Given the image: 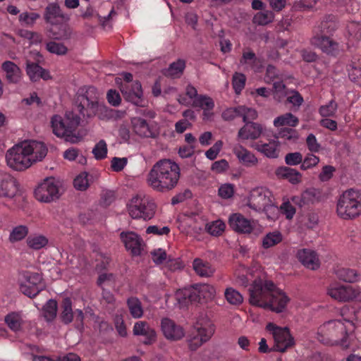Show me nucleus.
I'll list each match as a JSON object with an SVG mask.
<instances>
[{
    "label": "nucleus",
    "instance_id": "obj_4",
    "mask_svg": "<svg viewBox=\"0 0 361 361\" xmlns=\"http://www.w3.org/2000/svg\"><path fill=\"white\" fill-rule=\"evenodd\" d=\"M337 27L334 16H326L314 29V35L311 39L312 44L329 55L334 56L338 55L343 50L342 46L328 36L331 35Z\"/></svg>",
    "mask_w": 361,
    "mask_h": 361
},
{
    "label": "nucleus",
    "instance_id": "obj_22",
    "mask_svg": "<svg viewBox=\"0 0 361 361\" xmlns=\"http://www.w3.org/2000/svg\"><path fill=\"white\" fill-rule=\"evenodd\" d=\"M44 19L46 23L56 25L60 22L69 20L67 14L64 13L57 2L48 4L44 12Z\"/></svg>",
    "mask_w": 361,
    "mask_h": 361
},
{
    "label": "nucleus",
    "instance_id": "obj_9",
    "mask_svg": "<svg viewBox=\"0 0 361 361\" xmlns=\"http://www.w3.org/2000/svg\"><path fill=\"white\" fill-rule=\"evenodd\" d=\"M128 209L132 218L148 221L154 217L157 205L149 197L137 195L131 199L128 204Z\"/></svg>",
    "mask_w": 361,
    "mask_h": 361
},
{
    "label": "nucleus",
    "instance_id": "obj_56",
    "mask_svg": "<svg viewBox=\"0 0 361 361\" xmlns=\"http://www.w3.org/2000/svg\"><path fill=\"white\" fill-rule=\"evenodd\" d=\"M92 153L97 159H103L107 154V145L104 140L97 142L92 149Z\"/></svg>",
    "mask_w": 361,
    "mask_h": 361
},
{
    "label": "nucleus",
    "instance_id": "obj_48",
    "mask_svg": "<svg viewBox=\"0 0 361 361\" xmlns=\"http://www.w3.org/2000/svg\"><path fill=\"white\" fill-rule=\"evenodd\" d=\"M246 82V77L243 73L235 72L233 75L232 85L237 94H240L244 89Z\"/></svg>",
    "mask_w": 361,
    "mask_h": 361
},
{
    "label": "nucleus",
    "instance_id": "obj_20",
    "mask_svg": "<svg viewBox=\"0 0 361 361\" xmlns=\"http://www.w3.org/2000/svg\"><path fill=\"white\" fill-rule=\"evenodd\" d=\"M133 333L135 336L144 337V345H150L157 341V334L154 328L145 321H138L134 324Z\"/></svg>",
    "mask_w": 361,
    "mask_h": 361
},
{
    "label": "nucleus",
    "instance_id": "obj_50",
    "mask_svg": "<svg viewBox=\"0 0 361 361\" xmlns=\"http://www.w3.org/2000/svg\"><path fill=\"white\" fill-rule=\"evenodd\" d=\"M259 60L256 54L251 50L248 49L244 51L242 54V57L240 59V63L242 65H247L251 68H254Z\"/></svg>",
    "mask_w": 361,
    "mask_h": 361
},
{
    "label": "nucleus",
    "instance_id": "obj_62",
    "mask_svg": "<svg viewBox=\"0 0 361 361\" xmlns=\"http://www.w3.org/2000/svg\"><path fill=\"white\" fill-rule=\"evenodd\" d=\"M319 161V158L312 154H308L305 159L302 158V161L300 165V169L303 171L307 170L315 166Z\"/></svg>",
    "mask_w": 361,
    "mask_h": 361
},
{
    "label": "nucleus",
    "instance_id": "obj_28",
    "mask_svg": "<svg viewBox=\"0 0 361 361\" xmlns=\"http://www.w3.org/2000/svg\"><path fill=\"white\" fill-rule=\"evenodd\" d=\"M233 153L238 159L240 163L246 167H251L257 165V158L251 152L242 145H236L233 147Z\"/></svg>",
    "mask_w": 361,
    "mask_h": 361
},
{
    "label": "nucleus",
    "instance_id": "obj_44",
    "mask_svg": "<svg viewBox=\"0 0 361 361\" xmlns=\"http://www.w3.org/2000/svg\"><path fill=\"white\" fill-rule=\"evenodd\" d=\"M39 18L37 13L25 11L20 13L18 20L22 26L32 27Z\"/></svg>",
    "mask_w": 361,
    "mask_h": 361
},
{
    "label": "nucleus",
    "instance_id": "obj_12",
    "mask_svg": "<svg viewBox=\"0 0 361 361\" xmlns=\"http://www.w3.org/2000/svg\"><path fill=\"white\" fill-rule=\"evenodd\" d=\"M361 293L359 286H352L334 283L329 285L327 294L339 302H350L358 298Z\"/></svg>",
    "mask_w": 361,
    "mask_h": 361
},
{
    "label": "nucleus",
    "instance_id": "obj_31",
    "mask_svg": "<svg viewBox=\"0 0 361 361\" xmlns=\"http://www.w3.org/2000/svg\"><path fill=\"white\" fill-rule=\"evenodd\" d=\"M132 125L134 132L140 137H154V133L152 131L146 120L141 118H133Z\"/></svg>",
    "mask_w": 361,
    "mask_h": 361
},
{
    "label": "nucleus",
    "instance_id": "obj_61",
    "mask_svg": "<svg viewBox=\"0 0 361 361\" xmlns=\"http://www.w3.org/2000/svg\"><path fill=\"white\" fill-rule=\"evenodd\" d=\"M47 49L52 54H56L58 55H63L66 54L68 49L66 46H64L61 43H57L53 41H50L47 43Z\"/></svg>",
    "mask_w": 361,
    "mask_h": 361
},
{
    "label": "nucleus",
    "instance_id": "obj_25",
    "mask_svg": "<svg viewBox=\"0 0 361 361\" xmlns=\"http://www.w3.org/2000/svg\"><path fill=\"white\" fill-rule=\"evenodd\" d=\"M256 150L262 153L269 158H277L279 154V142L277 140H273L268 143L258 141L252 145Z\"/></svg>",
    "mask_w": 361,
    "mask_h": 361
},
{
    "label": "nucleus",
    "instance_id": "obj_1",
    "mask_svg": "<svg viewBox=\"0 0 361 361\" xmlns=\"http://www.w3.org/2000/svg\"><path fill=\"white\" fill-rule=\"evenodd\" d=\"M248 293L250 305L276 313L283 312L290 301L285 292L269 280L255 279L249 287Z\"/></svg>",
    "mask_w": 361,
    "mask_h": 361
},
{
    "label": "nucleus",
    "instance_id": "obj_18",
    "mask_svg": "<svg viewBox=\"0 0 361 361\" xmlns=\"http://www.w3.org/2000/svg\"><path fill=\"white\" fill-rule=\"evenodd\" d=\"M160 327L164 338L169 341H178L185 336V330L183 326L170 318H162Z\"/></svg>",
    "mask_w": 361,
    "mask_h": 361
},
{
    "label": "nucleus",
    "instance_id": "obj_14",
    "mask_svg": "<svg viewBox=\"0 0 361 361\" xmlns=\"http://www.w3.org/2000/svg\"><path fill=\"white\" fill-rule=\"evenodd\" d=\"M60 319L64 324H68L75 318V326L77 329L82 331L84 328L85 315L82 310L76 309L73 311L72 301L69 298L63 299L61 304Z\"/></svg>",
    "mask_w": 361,
    "mask_h": 361
},
{
    "label": "nucleus",
    "instance_id": "obj_55",
    "mask_svg": "<svg viewBox=\"0 0 361 361\" xmlns=\"http://www.w3.org/2000/svg\"><path fill=\"white\" fill-rule=\"evenodd\" d=\"M274 15L271 11L259 12L255 15L253 23L260 25H265L273 20Z\"/></svg>",
    "mask_w": 361,
    "mask_h": 361
},
{
    "label": "nucleus",
    "instance_id": "obj_3",
    "mask_svg": "<svg viewBox=\"0 0 361 361\" xmlns=\"http://www.w3.org/2000/svg\"><path fill=\"white\" fill-rule=\"evenodd\" d=\"M179 166L171 159L157 161L150 170L148 184L155 190L166 192L173 189L180 178Z\"/></svg>",
    "mask_w": 361,
    "mask_h": 361
},
{
    "label": "nucleus",
    "instance_id": "obj_15",
    "mask_svg": "<svg viewBox=\"0 0 361 361\" xmlns=\"http://www.w3.org/2000/svg\"><path fill=\"white\" fill-rule=\"evenodd\" d=\"M58 183L54 178H47L35 190V196L40 202H50L59 197Z\"/></svg>",
    "mask_w": 361,
    "mask_h": 361
},
{
    "label": "nucleus",
    "instance_id": "obj_35",
    "mask_svg": "<svg viewBox=\"0 0 361 361\" xmlns=\"http://www.w3.org/2000/svg\"><path fill=\"white\" fill-rule=\"evenodd\" d=\"M336 276L347 283H355L360 280V275L353 269L350 268H338L336 271Z\"/></svg>",
    "mask_w": 361,
    "mask_h": 361
},
{
    "label": "nucleus",
    "instance_id": "obj_47",
    "mask_svg": "<svg viewBox=\"0 0 361 361\" xmlns=\"http://www.w3.org/2000/svg\"><path fill=\"white\" fill-rule=\"evenodd\" d=\"M282 241V235L279 231H274L267 233L262 240L264 248H269Z\"/></svg>",
    "mask_w": 361,
    "mask_h": 361
},
{
    "label": "nucleus",
    "instance_id": "obj_37",
    "mask_svg": "<svg viewBox=\"0 0 361 361\" xmlns=\"http://www.w3.org/2000/svg\"><path fill=\"white\" fill-rule=\"evenodd\" d=\"M185 68V61L183 59H178L170 64L169 67L164 71V74L167 77L173 78H180Z\"/></svg>",
    "mask_w": 361,
    "mask_h": 361
},
{
    "label": "nucleus",
    "instance_id": "obj_17",
    "mask_svg": "<svg viewBox=\"0 0 361 361\" xmlns=\"http://www.w3.org/2000/svg\"><path fill=\"white\" fill-rule=\"evenodd\" d=\"M194 329L196 335L188 341L189 348L191 350H196L202 343L209 341L215 331L214 324L210 322L204 324L197 323Z\"/></svg>",
    "mask_w": 361,
    "mask_h": 361
},
{
    "label": "nucleus",
    "instance_id": "obj_23",
    "mask_svg": "<svg viewBox=\"0 0 361 361\" xmlns=\"http://www.w3.org/2000/svg\"><path fill=\"white\" fill-rule=\"evenodd\" d=\"M121 239L126 250L130 251L135 256L140 255L143 247L142 239L134 232H122Z\"/></svg>",
    "mask_w": 361,
    "mask_h": 361
},
{
    "label": "nucleus",
    "instance_id": "obj_33",
    "mask_svg": "<svg viewBox=\"0 0 361 361\" xmlns=\"http://www.w3.org/2000/svg\"><path fill=\"white\" fill-rule=\"evenodd\" d=\"M192 268L195 272L201 277H209L214 272V269L211 264L200 258H195L193 260Z\"/></svg>",
    "mask_w": 361,
    "mask_h": 361
},
{
    "label": "nucleus",
    "instance_id": "obj_30",
    "mask_svg": "<svg viewBox=\"0 0 361 361\" xmlns=\"http://www.w3.org/2000/svg\"><path fill=\"white\" fill-rule=\"evenodd\" d=\"M26 72L32 81H37L40 78L48 80L50 78L47 71L34 62H27Z\"/></svg>",
    "mask_w": 361,
    "mask_h": 361
},
{
    "label": "nucleus",
    "instance_id": "obj_51",
    "mask_svg": "<svg viewBox=\"0 0 361 361\" xmlns=\"http://www.w3.org/2000/svg\"><path fill=\"white\" fill-rule=\"evenodd\" d=\"M44 315L47 321H52L56 316L57 302L55 300H49L44 306Z\"/></svg>",
    "mask_w": 361,
    "mask_h": 361
},
{
    "label": "nucleus",
    "instance_id": "obj_5",
    "mask_svg": "<svg viewBox=\"0 0 361 361\" xmlns=\"http://www.w3.org/2000/svg\"><path fill=\"white\" fill-rule=\"evenodd\" d=\"M75 104L83 116L92 117L99 114L100 118H110L114 111L98 102L97 90L92 86L80 88L77 94Z\"/></svg>",
    "mask_w": 361,
    "mask_h": 361
},
{
    "label": "nucleus",
    "instance_id": "obj_39",
    "mask_svg": "<svg viewBox=\"0 0 361 361\" xmlns=\"http://www.w3.org/2000/svg\"><path fill=\"white\" fill-rule=\"evenodd\" d=\"M359 56L353 57L350 68H348V77L350 80L356 85L361 86V68L357 67L355 61H360Z\"/></svg>",
    "mask_w": 361,
    "mask_h": 361
},
{
    "label": "nucleus",
    "instance_id": "obj_58",
    "mask_svg": "<svg viewBox=\"0 0 361 361\" xmlns=\"http://www.w3.org/2000/svg\"><path fill=\"white\" fill-rule=\"evenodd\" d=\"M287 99L286 101L293 104V106L299 107L303 103L304 99L299 92L296 90H290L286 92Z\"/></svg>",
    "mask_w": 361,
    "mask_h": 361
},
{
    "label": "nucleus",
    "instance_id": "obj_32",
    "mask_svg": "<svg viewBox=\"0 0 361 361\" xmlns=\"http://www.w3.org/2000/svg\"><path fill=\"white\" fill-rule=\"evenodd\" d=\"M191 287L184 288L177 290L175 293V298L178 302L180 307L187 306L190 302H195L197 296L193 293Z\"/></svg>",
    "mask_w": 361,
    "mask_h": 361
},
{
    "label": "nucleus",
    "instance_id": "obj_46",
    "mask_svg": "<svg viewBox=\"0 0 361 361\" xmlns=\"http://www.w3.org/2000/svg\"><path fill=\"white\" fill-rule=\"evenodd\" d=\"M28 232L27 226L24 225L17 226L12 229L9 235V240L11 243L20 241L27 236Z\"/></svg>",
    "mask_w": 361,
    "mask_h": 361
},
{
    "label": "nucleus",
    "instance_id": "obj_13",
    "mask_svg": "<svg viewBox=\"0 0 361 361\" xmlns=\"http://www.w3.org/2000/svg\"><path fill=\"white\" fill-rule=\"evenodd\" d=\"M273 204L271 192L266 188L259 187L253 189L250 194L247 205L256 211H265Z\"/></svg>",
    "mask_w": 361,
    "mask_h": 361
},
{
    "label": "nucleus",
    "instance_id": "obj_54",
    "mask_svg": "<svg viewBox=\"0 0 361 361\" xmlns=\"http://www.w3.org/2000/svg\"><path fill=\"white\" fill-rule=\"evenodd\" d=\"M226 228L225 224L221 221H215L206 226L207 231L214 236H219L224 231Z\"/></svg>",
    "mask_w": 361,
    "mask_h": 361
},
{
    "label": "nucleus",
    "instance_id": "obj_59",
    "mask_svg": "<svg viewBox=\"0 0 361 361\" xmlns=\"http://www.w3.org/2000/svg\"><path fill=\"white\" fill-rule=\"evenodd\" d=\"M239 111L240 112V117L243 118V122L245 123L251 122L250 121L254 120L257 117V113L254 109L248 108L245 106H240Z\"/></svg>",
    "mask_w": 361,
    "mask_h": 361
},
{
    "label": "nucleus",
    "instance_id": "obj_64",
    "mask_svg": "<svg viewBox=\"0 0 361 361\" xmlns=\"http://www.w3.org/2000/svg\"><path fill=\"white\" fill-rule=\"evenodd\" d=\"M302 161V154L300 152H290L285 157V162L288 166H295Z\"/></svg>",
    "mask_w": 361,
    "mask_h": 361
},
{
    "label": "nucleus",
    "instance_id": "obj_19",
    "mask_svg": "<svg viewBox=\"0 0 361 361\" xmlns=\"http://www.w3.org/2000/svg\"><path fill=\"white\" fill-rule=\"evenodd\" d=\"M228 224L235 232L244 234L251 233L255 228L254 221L245 218L240 213L230 215Z\"/></svg>",
    "mask_w": 361,
    "mask_h": 361
},
{
    "label": "nucleus",
    "instance_id": "obj_24",
    "mask_svg": "<svg viewBox=\"0 0 361 361\" xmlns=\"http://www.w3.org/2000/svg\"><path fill=\"white\" fill-rule=\"evenodd\" d=\"M298 260L307 268L312 270L317 269L320 266V262L317 253L311 250L302 249L298 251Z\"/></svg>",
    "mask_w": 361,
    "mask_h": 361
},
{
    "label": "nucleus",
    "instance_id": "obj_16",
    "mask_svg": "<svg viewBox=\"0 0 361 361\" xmlns=\"http://www.w3.org/2000/svg\"><path fill=\"white\" fill-rule=\"evenodd\" d=\"M120 90L127 102L138 106H145L146 105L142 85L138 80H135L134 82L131 83H121Z\"/></svg>",
    "mask_w": 361,
    "mask_h": 361
},
{
    "label": "nucleus",
    "instance_id": "obj_40",
    "mask_svg": "<svg viewBox=\"0 0 361 361\" xmlns=\"http://www.w3.org/2000/svg\"><path fill=\"white\" fill-rule=\"evenodd\" d=\"M127 305L130 313V315L133 318L138 319L142 317L143 309L142 307V303L137 298H129L127 300Z\"/></svg>",
    "mask_w": 361,
    "mask_h": 361
},
{
    "label": "nucleus",
    "instance_id": "obj_10",
    "mask_svg": "<svg viewBox=\"0 0 361 361\" xmlns=\"http://www.w3.org/2000/svg\"><path fill=\"white\" fill-rule=\"evenodd\" d=\"M20 290L25 295L34 298L46 288V283L42 275L37 272L27 271L22 274Z\"/></svg>",
    "mask_w": 361,
    "mask_h": 361
},
{
    "label": "nucleus",
    "instance_id": "obj_42",
    "mask_svg": "<svg viewBox=\"0 0 361 361\" xmlns=\"http://www.w3.org/2000/svg\"><path fill=\"white\" fill-rule=\"evenodd\" d=\"M192 106L200 108L202 110H213L215 104L212 97L204 94H200L193 101Z\"/></svg>",
    "mask_w": 361,
    "mask_h": 361
},
{
    "label": "nucleus",
    "instance_id": "obj_41",
    "mask_svg": "<svg viewBox=\"0 0 361 361\" xmlns=\"http://www.w3.org/2000/svg\"><path fill=\"white\" fill-rule=\"evenodd\" d=\"M48 243V239L42 235H30L27 238V246L33 250L44 247Z\"/></svg>",
    "mask_w": 361,
    "mask_h": 361
},
{
    "label": "nucleus",
    "instance_id": "obj_8",
    "mask_svg": "<svg viewBox=\"0 0 361 361\" xmlns=\"http://www.w3.org/2000/svg\"><path fill=\"white\" fill-rule=\"evenodd\" d=\"M337 214L343 219H352L361 214V190L350 188L344 191L337 203Z\"/></svg>",
    "mask_w": 361,
    "mask_h": 361
},
{
    "label": "nucleus",
    "instance_id": "obj_43",
    "mask_svg": "<svg viewBox=\"0 0 361 361\" xmlns=\"http://www.w3.org/2000/svg\"><path fill=\"white\" fill-rule=\"evenodd\" d=\"M5 322L8 326L15 332L21 330L23 319L21 316L18 313L12 312L6 315Z\"/></svg>",
    "mask_w": 361,
    "mask_h": 361
},
{
    "label": "nucleus",
    "instance_id": "obj_7",
    "mask_svg": "<svg viewBox=\"0 0 361 361\" xmlns=\"http://www.w3.org/2000/svg\"><path fill=\"white\" fill-rule=\"evenodd\" d=\"M80 118L73 111H66L65 118L54 115L51 119L53 133L59 137H64L68 142L75 143L79 141L75 131L80 124Z\"/></svg>",
    "mask_w": 361,
    "mask_h": 361
},
{
    "label": "nucleus",
    "instance_id": "obj_49",
    "mask_svg": "<svg viewBox=\"0 0 361 361\" xmlns=\"http://www.w3.org/2000/svg\"><path fill=\"white\" fill-rule=\"evenodd\" d=\"M347 27L349 34V41L353 44L355 42H359L361 39V25L351 22L348 25Z\"/></svg>",
    "mask_w": 361,
    "mask_h": 361
},
{
    "label": "nucleus",
    "instance_id": "obj_6",
    "mask_svg": "<svg viewBox=\"0 0 361 361\" xmlns=\"http://www.w3.org/2000/svg\"><path fill=\"white\" fill-rule=\"evenodd\" d=\"M352 334L341 319H332L319 326L318 339L326 345H340L343 348H348L350 344Z\"/></svg>",
    "mask_w": 361,
    "mask_h": 361
},
{
    "label": "nucleus",
    "instance_id": "obj_2",
    "mask_svg": "<svg viewBox=\"0 0 361 361\" xmlns=\"http://www.w3.org/2000/svg\"><path fill=\"white\" fill-rule=\"evenodd\" d=\"M48 152L46 145L33 140H25L10 148L6 154L8 166L23 171L37 161H41Z\"/></svg>",
    "mask_w": 361,
    "mask_h": 361
},
{
    "label": "nucleus",
    "instance_id": "obj_60",
    "mask_svg": "<svg viewBox=\"0 0 361 361\" xmlns=\"http://www.w3.org/2000/svg\"><path fill=\"white\" fill-rule=\"evenodd\" d=\"M278 135H279L276 138L281 137L286 140L293 141V142H295L298 137V132L295 129H293L290 128H281L279 130Z\"/></svg>",
    "mask_w": 361,
    "mask_h": 361
},
{
    "label": "nucleus",
    "instance_id": "obj_57",
    "mask_svg": "<svg viewBox=\"0 0 361 361\" xmlns=\"http://www.w3.org/2000/svg\"><path fill=\"white\" fill-rule=\"evenodd\" d=\"M74 187L79 190H85L89 186L88 173L82 172L73 180Z\"/></svg>",
    "mask_w": 361,
    "mask_h": 361
},
{
    "label": "nucleus",
    "instance_id": "obj_29",
    "mask_svg": "<svg viewBox=\"0 0 361 361\" xmlns=\"http://www.w3.org/2000/svg\"><path fill=\"white\" fill-rule=\"evenodd\" d=\"M192 292L197 296L195 302H202V300H209L215 295V288L210 285L205 283H197L190 286Z\"/></svg>",
    "mask_w": 361,
    "mask_h": 361
},
{
    "label": "nucleus",
    "instance_id": "obj_36",
    "mask_svg": "<svg viewBox=\"0 0 361 361\" xmlns=\"http://www.w3.org/2000/svg\"><path fill=\"white\" fill-rule=\"evenodd\" d=\"M340 314L342 317L341 320L345 324V327L348 329V331L353 332L355 330L353 321L356 317L354 308L349 306H344L341 309Z\"/></svg>",
    "mask_w": 361,
    "mask_h": 361
},
{
    "label": "nucleus",
    "instance_id": "obj_27",
    "mask_svg": "<svg viewBox=\"0 0 361 361\" xmlns=\"http://www.w3.org/2000/svg\"><path fill=\"white\" fill-rule=\"evenodd\" d=\"M1 68L5 73L6 80L9 83L18 84L23 78L20 68L13 61H6L1 65Z\"/></svg>",
    "mask_w": 361,
    "mask_h": 361
},
{
    "label": "nucleus",
    "instance_id": "obj_26",
    "mask_svg": "<svg viewBox=\"0 0 361 361\" xmlns=\"http://www.w3.org/2000/svg\"><path fill=\"white\" fill-rule=\"evenodd\" d=\"M262 133V127L261 125L254 123L247 122L242 127L238 133V137L240 140H256Z\"/></svg>",
    "mask_w": 361,
    "mask_h": 361
},
{
    "label": "nucleus",
    "instance_id": "obj_53",
    "mask_svg": "<svg viewBox=\"0 0 361 361\" xmlns=\"http://www.w3.org/2000/svg\"><path fill=\"white\" fill-rule=\"evenodd\" d=\"M338 108L337 102L331 99L325 105H322L319 109V113L322 117L334 116Z\"/></svg>",
    "mask_w": 361,
    "mask_h": 361
},
{
    "label": "nucleus",
    "instance_id": "obj_21",
    "mask_svg": "<svg viewBox=\"0 0 361 361\" xmlns=\"http://www.w3.org/2000/svg\"><path fill=\"white\" fill-rule=\"evenodd\" d=\"M19 189L16 179L10 174L0 172V197L13 198Z\"/></svg>",
    "mask_w": 361,
    "mask_h": 361
},
{
    "label": "nucleus",
    "instance_id": "obj_63",
    "mask_svg": "<svg viewBox=\"0 0 361 361\" xmlns=\"http://www.w3.org/2000/svg\"><path fill=\"white\" fill-rule=\"evenodd\" d=\"M281 212L286 216L287 219H292L296 209L290 201L283 202L280 207Z\"/></svg>",
    "mask_w": 361,
    "mask_h": 361
},
{
    "label": "nucleus",
    "instance_id": "obj_34",
    "mask_svg": "<svg viewBox=\"0 0 361 361\" xmlns=\"http://www.w3.org/2000/svg\"><path fill=\"white\" fill-rule=\"evenodd\" d=\"M277 176L287 179L292 184H297L301 181L302 176L300 172L288 166H281L276 169Z\"/></svg>",
    "mask_w": 361,
    "mask_h": 361
},
{
    "label": "nucleus",
    "instance_id": "obj_11",
    "mask_svg": "<svg viewBox=\"0 0 361 361\" xmlns=\"http://www.w3.org/2000/svg\"><path fill=\"white\" fill-rule=\"evenodd\" d=\"M266 330L273 336L276 350L283 353L294 345V338L288 327H281L269 322L266 326Z\"/></svg>",
    "mask_w": 361,
    "mask_h": 361
},
{
    "label": "nucleus",
    "instance_id": "obj_38",
    "mask_svg": "<svg viewBox=\"0 0 361 361\" xmlns=\"http://www.w3.org/2000/svg\"><path fill=\"white\" fill-rule=\"evenodd\" d=\"M299 120L291 113H286L276 117L274 121L275 127H281L283 126H288L290 127H295L298 125Z\"/></svg>",
    "mask_w": 361,
    "mask_h": 361
},
{
    "label": "nucleus",
    "instance_id": "obj_45",
    "mask_svg": "<svg viewBox=\"0 0 361 361\" xmlns=\"http://www.w3.org/2000/svg\"><path fill=\"white\" fill-rule=\"evenodd\" d=\"M51 37L56 39L63 40L70 38L71 31L67 25H60L59 27H52L49 30Z\"/></svg>",
    "mask_w": 361,
    "mask_h": 361
},
{
    "label": "nucleus",
    "instance_id": "obj_52",
    "mask_svg": "<svg viewBox=\"0 0 361 361\" xmlns=\"http://www.w3.org/2000/svg\"><path fill=\"white\" fill-rule=\"evenodd\" d=\"M225 298L230 304L235 305H240L243 301L242 295L233 288L226 289Z\"/></svg>",
    "mask_w": 361,
    "mask_h": 361
}]
</instances>
